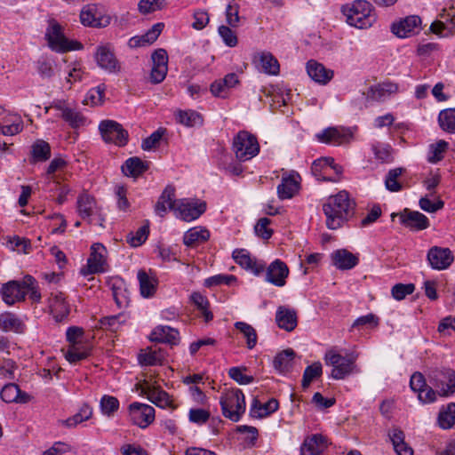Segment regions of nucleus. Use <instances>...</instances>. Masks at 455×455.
I'll return each instance as SVG.
<instances>
[{"mask_svg": "<svg viewBox=\"0 0 455 455\" xmlns=\"http://www.w3.org/2000/svg\"><path fill=\"white\" fill-rule=\"evenodd\" d=\"M220 403L223 416L233 422L239 421L246 410L245 397L239 388L223 391L220 398Z\"/></svg>", "mask_w": 455, "mask_h": 455, "instance_id": "3", "label": "nucleus"}, {"mask_svg": "<svg viewBox=\"0 0 455 455\" xmlns=\"http://www.w3.org/2000/svg\"><path fill=\"white\" fill-rule=\"evenodd\" d=\"M326 447L325 438L322 435H313L304 440L300 455H322Z\"/></svg>", "mask_w": 455, "mask_h": 455, "instance_id": "28", "label": "nucleus"}, {"mask_svg": "<svg viewBox=\"0 0 455 455\" xmlns=\"http://www.w3.org/2000/svg\"><path fill=\"white\" fill-rule=\"evenodd\" d=\"M420 17L411 15L392 25V32L399 37H408L419 31Z\"/></svg>", "mask_w": 455, "mask_h": 455, "instance_id": "20", "label": "nucleus"}, {"mask_svg": "<svg viewBox=\"0 0 455 455\" xmlns=\"http://www.w3.org/2000/svg\"><path fill=\"white\" fill-rule=\"evenodd\" d=\"M164 133V129H158L154 132L150 136L143 140L141 148L145 151H149L155 148L159 143Z\"/></svg>", "mask_w": 455, "mask_h": 455, "instance_id": "64", "label": "nucleus"}, {"mask_svg": "<svg viewBox=\"0 0 455 455\" xmlns=\"http://www.w3.org/2000/svg\"><path fill=\"white\" fill-rule=\"evenodd\" d=\"M236 281V277L233 275H216L211 276L204 281L206 287L218 286L221 284L230 285Z\"/></svg>", "mask_w": 455, "mask_h": 455, "instance_id": "62", "label": "nucleus"}, {"mask_svg": "<svg viewBox=\"0 0 455 455\" xmlns=\"http://www.w3.org/2000/svg\"><path fill=\"white\" fill-rule=\"evenodd\" d=\"M295 352L292 349H285L275 357L273 365L278 371L282 373L287 372L292 367Z\"/></svg>", "mask_w": 455, "mask_h": 455, "instance_id": "42", "label": "nucleus"}, {"mask_svg": "<svg viewBox=\"0 0 455 455\" xmlns=\"http://www.w3.org/2000/svg\"><path fill=\"white\" fill-rule=\"evenodd\" d=\"M440 20L434 21L431 26V31L440 36H448L455 32V7L449 10H443L440 14Z\"/></svg>", "mask_w": 455, "mask_h": 455, "instance_id": "16", "label": "nucleus"}, {"mask_svg": "<svg viewBox=\"0 0 455 455\" xmlns=\"http://www.w3.org/2000/svg\"><path fill=\"white\" fill-rule=\"evenodd\" d=\"M175 197V188L172 186H167L160 196L156 206L155 211L159 216H164L166 213L167 208L175 211L177 201Z\"/></svg>", "mask_w": 455, "mask_h": 455, "instance_id": "32", "label": "nucleus"}, {"mask_svg": "<svg viewBox=\"0 0 455 455\" xmlns=\"http://www.w3.org/2000/svg\"><path fill=\"white\" fill-rule=\"evenodd\" d=\"M23 289L26 291V295L29 294V299L33 302H39L41 299V293L37 289V283L36 279L28 275L23 278Z\"/></svg>", "mask_w": 455, "mask_h": 455, "instance_id": "57", "label": "nucleus"}, {"mask_svg": "<svg viewBox=\"0 0 455 455\" xmlns=\"http://www.w3.org/2000/svg\"><path fill=\"white\" fill-rule=\"evenodd\" d=\"M448 148V143L444 140H439L435 144L430 145L428 162L437 163L443 158V153Z\"/></svg>", "mask_w": 455, "mask_h": 455, "instance_id": "58", "label": "nucleus"}, {"mask_svg": "<svg viewBox=\"0 0 455 455\" xmlns=\"http://www.w3.org/2000/svg\"><path fill=\"white\" fill-rule=\"evenodd\" d=\"M110 20L103 8L94 4L84 6L80 12V21L86 27L105 28L110 24Z\"/></svg>", "mask_w": 455, "mask_h": 455, "instance_id": "8", "label": "nucleus"}, {"mask_svg": "<svg viewBox=\"0 0 455 455\" xmlns=\"http://www.w3.org/2000/svg\"><path fill=\"white\" fill-rule=\"evenodd\" d=\"M2 400L5 403H26L30 400V395L20 390L14 383L5 384L0 392Z\"/></svg>", "mask_w": 455, "mask_h": 455, "instance_id": "27", "label": "nucleus"}, {"mask_svg": "<svg viewBox=\"0 0 455 455\" xmlns=\"http://www.w3.org/2000/svg\"><path fill=\"white\" fill-rule=\"evenodd\" d=\"M50 307L57 321H62L70 312L68 303L61 291L52 292L50 297Z\"/></svg>", "mask_w": 455, "mask_h": 455, "instance_id": "29", "label": "nucleus"}, {"mask_svg": "<svg viewBox=\"0 0 455 455\" xmlns=\"http://www.w3.org/2000/svg\"><path fill=\"white\" fill-rule=\"evenodd\" d=\"M427 260L434 269H446L453 262V256L450 249L438 246L432 247L427 252Z\"/></svg>", "mask_w": 455, "mask_h": 455, "instance_id": "17", "label": "nucleus"}, {"mask_svg": "<svg viewBox=\"0 0 455 455\" xmlns=\"http://www.w3.org/2000/svg\"><path fill=\"white\" fill-rule=\"evenodd\" d=\"M355 208V203L347 191L342 190L331 196L323 204L327 228L329 229L341 228L354 215Z\"/></svg>", "mask_w": 455, "mask_h": 455, "instance_id": "1", "label": "nucleus"}, {"mask_svg": "<svg viewBox=\"0 0 455 455\" xmlns=\"http://www.w3.org/2000/svg\"><path fill=\"white\" fill-rule=\"evenodd\" d=\"M355 360V356L345 357L335 349H330L324 355L325 363L332 367L331 377L334 379H343L352 373L359 372Z\"/></svg>", "mask_w": 455, "mask_h": 455, "instance_id": "4", "label": "nucleus"}, {"mask_svg": "<svg viewBox=\"0 0 455 455\" xmlns=\"http://www.w3.org/2000/svg\"><path fill=\"white\" fill-rule=\"evenodd\" d=\"M52 108L60 111L62 119L72 128H77L85 124V117L76 108L69 107L65 100L54 101Z\"/></svg>", "mask_w": 455, "mask_h": 455, "instance_id": "19", "label": "nucleus"}, {"mask_svg": "<svg viewBox=\"0 0 455 455\" xmlns=\"http://www.w3.org/2000/svg\"><path fill=\"white\" fill-rule=\"evenodd\" d=\"M33 162H45L51 157V147L44 140H38L32 145Z\"/></svg>", "mask_w": 455, "mask_h": 455, "instance_id": "45", "label": "nucleus"}, {"mask_svg": "<svg viewBox=\"0 0 455 455\" xmlns=\"http://www.w3.org/2000/svg\"><path fill=\"white\" fill-rule=\"evenodd\" d=\"M299 189V182L293 174L283 177L282 182L277 187V194L280 199H290Z\"/></svg>", "mask_w": 455, "mask_h": 455, "instance_id": "39", "label": "nucleus"}, {"mask_svg": "<svg viewBox=\"0 0 455 455\" xmlns=\"http://www.w3.org/2000/svg\"><path fill=\"white\" fill-rule=\"evenodd\" d=\"M253 63L259 70L267 75L275 76L280 70L278 60L269 52H260L255 54Z\"/></svg>", "mask_w": 455, "mask_h": 455, "instance_id": "21", "label": "nucleus"}, {"mask_svg": "<svg viewBox=\"0 0 455 455\" xmlns=\"http://www.w3.org/2000/svg\"><path fill=\"white\" fill-rule=\"evenodd\" d=\"M95 59L99 67L109 73L120 71V65L116 60L110 44L100 45L95 52Z\"/></svg>", "mask_w": 455, "mask_h": 455, "instance_id": "15", "label": "nucleus"}, {"mask_svg": "<svg viewBox=\"0 0 455 455\" xmlns=\"http://www.w3.org/2000/svg\"><path fill=\"white\" fill-rule=\"evenodd\" d=\"M414 291L415 285L413 283H396L392 287L391 294L395 299L402 300Z\"/></svg>", "mask_w": 455, "mask_h": 455, "instance_id": "61", "label": "nucleus"}, {"mask_svg": "<svg viewBox=\"0 0 455 455\" xmlns=\"http://www.w3.org/2000/svg\"><path fill=\"white\" fill-rule=\"evenodd\" d=\"M209 237L210 233L207 229L194 228L185 233L183 242L187 246H194L196 243L207 241Z\"/></svg>", "mask_w": 455, "mask_h": 455, "instance_id": "43", "label": "nucleus"}, {"mask_svg": "<svg viewBox=\"0 0 455 455\" xmlns=\"http://www.w3.org/2000/svg\"><path fill=\"white\" fill-rule=\"evenodd\" d=\"M153 67L150 80L153 84H160L166 76L168 71V55L164 49L156 50L151 56Z\"/></svg>", "mask_w": 455, "mask_h": 455, "instance_id": "14", "label": "nucleus"}, {"mask_svg": "<svg viewBox=\"0 0 455 455\" xmlns=\"http://www.w3.org/2000/svg\"><path fill=\"white\" fill-rule=\"evenodd\" d=\"M107 249L101 243H93L91 247V254L87 261V270L82 269L84 275L88 274L103 273L106 271Z\"/></svg>", "mask_w": 455, "mask_h": 455, "instance_id": "12", "label": "nucleus"}, {"mask_svg": "<svg viewBox=\"0 0 455 455\" xmlns=\"http://www.w3.org/2000/svg\"><path fill=\"white\" fill-rule=\"evenodd\" d=\"M166 5V0H140L138 8L143 14L162 10Z\"/></svg>", "mask_w": 455, "mask_h": 455, "instance_id": "59", "label": "nucleus"}, {"mask_svg": "<svg viewBox=\"0 0 455 455\" xmlns=\"http://www.w3.org/2000/svg\"><path fill=\"white\" fill-rule=\"evenodd\" d=\"M438 424L443 429H449L455 424V403H450L438 415Z\"/></svg>", "mask_w": 455, "mask_h": 455, "instance_id": "47", "label": "nucleus"}, {"mask_svg": "<svg viewBox=\"0 0 455 455\" xmlns=\"http://www.w3.org/2000/svg\"><path fill=\"white\" fill-rule=\"evenodd\" d=\"M438 124L443 131L455 133V108H446L440 111Z\"/></svg>", "mask_w": 455, "mask_h": 455, "instance_id": "44", "label": "nucleus"}, {"mask_svg": "<svg viewBox=\"0 0 455 455\" xmlns=\"http://www.w3.org/2000/svg\"><path fill=\"white\" fill-rule=\"evenodd\" d=\"M333 265L339 269H351L358 264V258L347 250H337L331 254Z\"/></svg>", "mask_w": 455, "mask_h": 455, "instance_id": "34", "label": "nucleus"}, {"mask_svg": "<svg viewBox=\"0 0 455 455\" xmlns=\"http://www.w3.org/2000/svg\"><path fill=\"white\" fill-rule=\"evenodd\" d=\"M164 23H156L142 36H136L129 40V46L137 48L153 44L163 31Z\"/></svg>", "mask_w": 455, "mask_h": 455, "instance_id": "31", "label": "nucleus"}, {"mask_svg": "<svg viewBox=\"0 0 455 455\" xmlns=\"http://www.w3.org/2000/svg\"><path fill=\"white\" fill-rule=\"evenodd\" d=\"M45 38L49 47L58 52H66L83 48L82 44L76 41H69L63 33L62 26L55 20L49 21Z\"/></svg>", "mask_w": 455, "mask_h": 455, "instance_id": "5", "label": "nucleus"}, {"mask_svg": "<svg viewBox=\"0 0 455 455\" xmlns=\"http://www.w3.org/2000/svg\"><path fill=\"white\" fill-rule=\"evenodd\" d=\"M403 172L404 169L403 168H395L387 172L385 180V185L387 190L391 192H398L402 189V185L397 181V179Z\"/></svg>", "mask_w": 455, "mask_h": 455, "instance_id": "55", "label": "nucleus"}, {"mask_svg": "<svg viewBox=\"0 0 455 455\" xmlns=\"http://www.w3.org/2000/svg\"><path fill=\"white\" fill-rule=\"evenodd\" d=\"M323 373V367L320 362H315L311 365L307 366L303 373L302 378V387L307 388L310 383L319 378Z\"/></svg>", "mask_w": 455, "mask_h": 455, "instance_id": "52", "label": "nucleus"}, {"mask_svg": "<svg viewBox=\"0 0 455 455\" xmlns=\"http://www.w3.org/2000/svg\"><path fill=\"white\" fill-rule=\"evenodd\" d=\"M4 301L8 305L25 299L26 291L23 289L22 281H10L1 289Z\"/></svg>", "mask_w": 455, "mask_h": 455, "instance_id": "22", "label": "nucleus"}, {"mask_svg": "<svg viewBox=\"0 0 455 455\" xmlns=\"http://www.w3.org/2000/svg\"><path fill=\"white\" fill-rule=\"evenodd\" d=\"M315 137L322 143L342 145L352 140L353 132L345 127H328L317 133Z\"/></svg>", "mask_w": 455, "mask_h": 455, "instance_id": "13", "label": "nucleus"}, {"mask_svg": "<svg viewBox=\"0 0 455 455\" xmlns=\"http://www.w3.org/2000/svg\"><path fill=\"white\" fill-rule=\"evenodd\" d=\"M288 275L289 268L281 259L274 260L266 269V281L277 287L285 285Z\"/></svg>", "mask_w": 455, "mask_h": 455, "instance_id": "18", "label": "nucleus"}, {"mask_svg": "<svg viewBox=\"0 0 455 455\" xmlns=\"http://www.w3.org/2000/svg\"><path fill=\"white\" fill-rule=\"evenodd\" d=\"M206 210V204L198 200L180 199L177 201L175 212L184 221L198 219Z\"/></svg>", "mask_w": 455, "mask_h": 455, "instance_id": "10", "label": "nucleus"}, {"mask_svg": "<svg viewBox=\"0 0 455 455\" xmlns=\"http://www.w3.org/2000/svg\"><path fill=\"white\" fill-rule=\"evenodd\" d=\"M138 279L140 282V294L145 298L151 297L156 291V282L143 270L138 272Z\"/></svg>", "mask_w": 455, "mask_h": 455, "instance_id": "51", "label": "nucleus"}, {"mask_svg": "<svg viewBox=\"0 0 455 455\" xmlns=\"http://www.w3.org/2000/svg\"><path fill=\"white\" fill-rule=\"evenodd\" d=\"M99 129L106 142L118 146H124L127 143L128 132L117 122L104 120L100 124Z\"/></svg>", "mask_w": 455, "mask_h": 455, "instance_id": "9", "label": "nucleus"}, {"mask_svg": "<svg viewBox=\"0 0 455 455\" xmlns=\"http://www.w3.org/2000/svg\"><path fill=\"white\" fill-rule=\"evenodd\" d=\"M190 299L201 312V315L206 323L212 320L213 315L209 310V301L206 297L202 295L200 292H193L190 296Z\"/></svg>", "mask_w": 455, "mask_h": 455, "instance_id": "46", "label": "nucleus"}, {"mask_svg": "<svg viewBox=\"0 0 455 455\" xmlns=\"http://www.w3.org/2000/svg\"><path fill=\"white\" fill-rule=\"evenodd\" d=\"M398 86L392 83H383L371 86L367 92V98L372 100H383L389 95L395 93Z\"/></svg>", "mask_w": 455, "mask_h": 455, "instance_id": "38", "label": "nucleus"}, {"mask_svg": "<svg viewBox=\"0 0 455 455\" xmlns=\"http://www.w3.org/2000/svg\"><path fill=\"white\" fill-rule=\"evenodd\" d=\"M375 157L382 162H390L392 160V148L388 144H375L372 146Z\"/></svg>", "mask_w": 455, "mask_h": 455, "instance_id": "63", "label": "nucleus"}, {"mask_svg": "<svg viewBox=\"0 0 455 455\" xmlns=\"http://www.w3.org/2000/svg\"><path fill=\"white\" fill-rule=\"evenodd\" d=\"M307 72L315 83L320 84H328L333 77V71L326 68L316 60H310L307 63Z\"/></svg>", "mask_w": 455, "mask_h": 455, "instance_id": "26", "label": "nucleus"}, {"mask_svg": "<svg viewBox=\"0 0 455 455\" xmlns=\"http://www.w3.org/2000/svg\"><path fill=\"white\" fill-rule=\"evenodd\" d=\"M428 381L439 396L448 397L455 393V371L452 369H434L428 373Z\"/></svg>", "mask_w": 455, "mask_h": 455, "instance_id": "6", "label": "nucleus"}, {"mask_svg": "<svg viewBox=\"0 0 455 455\" xmlns=\"http://www.w3.org/2000/svg\"><path fill=\"white\" fill-rule=\"evenodd\" d=\"M137 389L141 395H147L148 399L156 406L164 408L170 403L169 395L165 391L149 385L147 381L138 385Z\"/></svg>", "mask_w": 455, "mask_h": 455, "instance_id": "23", "label": "nucleus"}, {"mask_svg": "<svg viewBox=\"0 0 455 455\" xmlns=\"http://www.w3.org/2000/svg\"><path fill=\"white\" fill-rule=\"evenodd\" d=\"M106 86L105 84H100L99 86L91 89L84 100V104H90L92 106H98L103 102L104 95H105Z\"/></svg>", "mask_w": 455, "mask_h": 455, "instance_id": "54", "label": "nucleus"}, {"mask_svg": "<svg viewBox=\"0 0 455 455\" xmlns=\"http://www.w3.org/2000/svg\"><path fill=\"white\" fill-rule=\"evenodd\" d=\"M275 322L279 328L286 331H291L298 324L297 311L293 308L280 306L275 313Z\"/></svg>", "mask_w": 455, "mask_h": 455, "instance_id": "24", "label": "nucleus"}, {"mask_svg": "<svg viewBox=\"0 0 455 455\" xmlns=\"http://www.w3.org/2000/svg\"><path fill=\"white\" fill-rule=\"evenodd\" d=\"M101 412L111 417L119 409V401L115 396L105 395L100 399Z\"/></svg>", "mask_w": 455, "mask_h": 455, "instance_id": "56", "label": "nucleus"}, {"mask_svg": "<svg viewBox=\"0 0 455 455\" xmlns=\"http://www.w3.org/2000/svg\"><path fill=\"white\" fill-rule=\"evenodd\" d=\"M235 329H237L246 339V345L249 349H252L257 344V332L255 329L244 323V322H236L235 323Z\"/></svg>", "mask_w": 455, "mask_h": 455, "instance_id": "49", "label": "nucleus"}, {"mask_svg": "<svg viewBox=\"0 0 455 455\" xmlns=\"http://www.w3.org/2000/svg\"><path fill=\"white\" fill-rule=\"evenodd\" d=\"M332 164V157L319 158L313 162L311 166V172L318 180L336 182L338 181V179L332 178V176L329 175Z\"/></svg>", "mask_w": 455, "mask_h": 455, "instance_id": "30", "label": "nucleus"}, {"mask_svg": "<svg viewBox=\"0 0 455 455\" xmlns=\"http://www.w3.org/2000/svg\"><path fill=\"white\" fill-rule=\"evenodd\" d=\"M129 414L132 422L140 428L148 427L155 420V409L138 402L129 405Z\"/></svg>", "mask_w": 455, "mask_h": 455, "instance_id": "11", "label": "nucleus"}, {"mask_svg": "<svg viewBox=\"0 0 455 455\" xmlns=\"http://www.w3.org/2000/svg\"><path fill=\"white\" fill-rule=\"evenodd\" d=\"M401 222L407 228L423 230L429 227V220L423 213L405 209L400 214Z\"/></svg>", "mask_w": 455, "mask_h": 455, "instance_id": "25", "label": "nucleus"}, {"mask_svg": "<svg viewBox=\"0 0 455 455\" xmlns=\"http://www.w3.org/2000/svg\"><path fill=\"white\" fill-rule=\"evenodd\" d=\"M148 224L143 225L135 233L130 232L126 235V242L132 247L140 246L148 239Z\"/></svg>", "mask_w": 455, "mask_h": 455, "instance_id": "53", "label": "nucleus"}, {"mask_svg": "<svg viewBox=\"0 0 455 455\" xmlns=\"http://www.w3.org/2000/svg\"><path fill=\"white\" fill-rule=\"evenodd\" d=\"M389 437L397 455H413V450L404 442L405 435L401 429L394 428Z\"/></svg>", "mask_w": 455, "mask_h": 455, "instance_id": "40", "label": "nucleus"}, {"mask_svg": "<svg viewBox=\"0 0 455 455\" xmlns=\"http://www.w3.org/2000/svg\"><path fill=\"white\" fill-rule=\"evenodd\" d=\"M176 118L179 123L188 127L200 124L203 122L201 115L195 110H179Z\"/></svg>", "mask_w": 455, "mask_h": 455, "instance_id": "48", "label": "nucleus"}, {"mask_svg": "<svg viewBox=\"0 0 455 455\" xmlns=\"http://www.w3.org/2000/svg\"><path fill=\"white\" fill-rule=\"evenodd\" d=\"M278 407L279 403L275 398H271L264 404L258 399H254L250 409V415L252 418L262 419L276 411Z\"/></svg>", "mask_w": 455, "mask_h": 455, "instance_id": "33", "label": "nucleus"}, {"mask_svg": "<svg viewBox=\"0 0 455 455\" xmlns=\"http://www.w3.org/2000/svg\"><path fill=\"white\" fill-rule=\"evenodd\" d=\"M150 338L153 341L175 345L179 340V331L169 326H158L154 329Z\"/></svg>", "mask_w": 455, "mask_h": 455, "instance_id": "35", "label": "nucleus"}, {"mask_svg": "<svg viewBox=\"0 0 455 455\" xmlns=\"http://www.w3.org/2000/svg\"><path fill=\"white\" fill-rule=\"evenodd\" d=\"M148 169V164L140 158L133 156L128 158L122 165V172L125 176L137 178Z\"/></svg>", "mask_w": 455, "mask_h": 455, "instance_id": "37", "label": "nucleus"}, {"mask_svg": "<svg viewBox=\"0 0 455 455\" xmlns=\"http://www.w3.org/2000/svg\"><path fill=\"white\" fill-rule=\"evenodd\" d=\"M164 355L160 351L147 348L142 350L138 356V360L141 365H156L161 364Z\"/></svg>", "mask_w": 455, "mask_h": 455, "instance_id": "50", "label": "nucleus"}, {"mask_svg": "<svg viewBox=\"0 0 455 455\" xmlns=\"http://www.w3.org/2000/svg\"><path fill=\"white\" fill-rule=\"evenodd\" d=\"M233 151L239 161L245 162L259 153V146L255 136L242 131L233 140Z\"/></svg>", "mask_w": 455, "mask_h": 455, "instance_id": "7", "label": "nucleus"}, {"mask_svg": "<svg viewBox=\"0 0 455 455\" xmlns=\"http://www.w3.org/2000/svg\"><path fill=\"white\" fill-rule=\"evenodd\" d=\"M379 324V318L376 315L370 313L355 319L351 328L358 330L363 327L376 328Z\"/></svg>", "mask_w": 455, "mask_h": 455, "instance_id": "60", "label": "nucleus"}, {"mask_svg": "<svg viewBox=\"0 0 455 455\" xmlns=\"http://www.w3.org/2000/svg\"><path fill=\"white\" fill-rule=\"evenodd\" d=\"M0 329L4 331L23 333L25 324L21 319L12 313L5 312L0 315Z\"/></svg>", "mask_w": 455, "mask_h": 455, "instance_id": "36", "label": "nucleus"}, {"mask_svg": "<svg viewBox=\"0 0 455 455\" xmlns=\"http://www.w3.org/2000/svg\"><path fill=\"white\" fill-rule=\"evenodd\" d=\"M342 12L350 26L361 29L371 27L377 20L372 4L366 0H356L343 6Z\"/></svg>", "mask_w": 455, "mask_h": 455, "instance_id": "2", "label": "nucleus"}, {"mask_svg": "<svg viewBox=\"0 0 455 455\" xmlns=\"http://www.w3.org/2000/svg\"><path fill=\"white\" fill-rule=\"evenodd\" d=\"M76 207L79 216L86 219L93 214L96 209V201L89 194L84 193L78 196Z\"/></svg>", "mask_w": 455, "mask_h": 455, "instance_id": "41", "label": "nucleus"}]
</instances>
